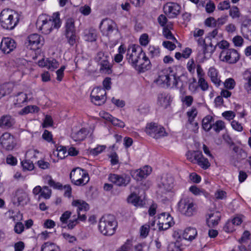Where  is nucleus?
Masks as SVG:
<instances>
[{"mask_svg":"<svg viewBox=\"0 0 251 251\" xmlns=\"http://www.w3.org/2000/svg\"><path fill=\"white\" fill-rule=\"evenodd\" d=\"M36 25L42 33L49 34L53 28H58L60 26L59 14L54 13L52 16L46 14L41 15L39 16Z\"/></svg>","mask_w":251,"mask_h":251,"instance_id":"f257e3e1","label":"nucleus"},{"mask_svg":"<svg viewBox=\"0 0 251 251\" xmlns=\"http://www.w3.org/2000/svg\"><path fill=\"white\" fill-rule=\"evenodd\" d=\"M180 77H177L176 74L173 73L172 69L169 68L161 71L159 73L156 82L159 84L166 85L167 87H176Z\"/></svg>","mask_w":251,"mask_h":251,"instance_id":"f03ea898","label":"nucleus"},{"mask_svg":"<svg viewBox=\"0 0 251 251\" xmlns=\"http://www.w3.org/2000/svg\"><path fill=\"white\" fill-rule=\"evenodd\" d=\"M117 223L114 216L107 214L103 216L100 220L99 227L100 231L105 235H112L115 232Z\"/></svg>","mask_w":251,"mask_h":251,"instance_id":"7ed1b4c3","label":"nucleus"},{"mask_svg":"<svg viewBox=\"0 0 251 251\" xmlns=\"http://www.w3.org/2000/svg\"><path fill=\"white\" fill-rule=\"evenodd\" d=\"M0 22L3 28L12 29L19 22L18 15L11 10L4 9L0 14Z\"/></svg>","mask_w":251,"mask_h":251,"instance_id":"20e7f679","label":"nucleus"},{"mask_svg":"<svg viewBox=\"0 0 251 251\" xmlns=\"http://www.w3.org/2000/svg\"><path fill=\"white\" fill-rule=\"evenodd\" d=\"M179 211L183 215L191 217L195 215L197 211V207L193 201L189 198H183L178 202Z\"/></svg>","mask_w":251,"mask_h":251,"instance_id":"39448f33","label":"nucleus"},{"mask_svg":"<svg viewBox=\"0 0 251 251\" xmlns=\"http://www.w3.org/2000/svg\"><path fill=\"white\" fill-rule=\"evenodd\" d=\"M72 182L76 186H84L89 181L90 177L86 171L80 168L73 169L70 174Z\"/></svg>","mask_w":251,"mask_h":251,"instance_id":"423d86ee","label":"nucleus"},{"mask_svg":"<svg viewBox=\"0 0 251 251\" xmlns=\"http://www.w3.org/2000/svg\"><path fill=\"white\" fill-rule=\"evenodd\" d=\"M141 57H145V52L140 46L132 45L128 48L126 59L133 67L137 66L138 61Z\"/></svg>","mask_w":251,"mask_h":251,"instance_id":"0eeeda50","label":"nucleus"},{"mask_svg":"<svg viewBox=\"0 0 251 251\" xmlns=\"http://www.w3.org/2000/svg\"><path fill=\"white\" fill-rule=\"evenodd\" d=\"M146 132L155 139H159L167 135L165 128L155 123H150L147 124Z\"/></svg>","mask_w":251,"mask_h":251,"instance_id":"6e6552de","label":"nucleus"},{"mask_svg":"<svg viewBox=\"0 0 251 251\" xmlns=\"http://www.w3.org/2000/svg\"><path fill=\"white\" fill-rule=\"evenodd\" d=\"M0 144L3 149L6 151H11L16 147L17 142L13 135L5 132L0 137Z\"/></svg>","mask_w":251,"mask_h":251,"instance_id":"1a4fd4ad","label":"nucleus"},{"mask_svg":"<svg viewBox=\"0 0 251 251\" xmlns=\"http://www.w3.org/2000/svg\"><path fill=\"white\" fill-rule=\"evenodd\" d=\"M91 101L95 104L101 105L106 100V92L104 89L101 87L94 88L90 95Z\"/></svg>","mask_w":251,"mask_h":251,"instance_id":"9d476101","label":"nucleus"},{"mask_svg":"<svg viewBox=\"0 0 251 251\" xmlns=\"http://www.w3.org/2000/svg\"><path fill=\"white\" fill-rule=\"evenodd\" d=\"M239 57L240 56L237 51L231 49L222 50L219 56L221 61L229 64L236 63L239 59Z\"/></svg>","mask_w":251,"mask_h":251,"instance_id":"9b49d317","label":"nucleus"},{"mask_svg":"<svg viewBox=\"0 0 251 251\" xmlns=\"http://www.w3.org/2000/svg\"><path fill=\"white\" fill-rule=\"evenodd\" d=\"M108 179L110 181L120 187H126L131 180L130 176L126 174H110Z\"/></svg>","mask_w":251,"mask_h":251,"instance_id":"f8f14e48","label":"nucleus"},{"mask_svg":"<svg viewBox=\"0 0 251 251\" xmlns=\"http://www.w3.org/2000/svg\"><path fill=\"white\" fill-rule=\"evenodd\" d=\"M158 228L160 230L168 229L174 225L173 218L169 213H162L158 217Z\"/></svg>","mask_w":251,"mask_h":251,"instance_id":"ddd939ff","label":"nucleus"},{"mask_svg":"<svg viewBox=\"0 0 251 251\" xmlns=\"http://www.w3.org/2000/svg\"><path fill=\"white\" fill-rule=\"evenodd\" d=\"M165 14L169 18H176L180 13V6L176 3L168 2L163 7Z\"/></svg>","mask_w":251,"mask_h":251,"instance_id":"4468645a","label":"nucleus"},{"mask_svg":"<svg viewBox=\"0 0 251 251\" xmlns=\"http://www.w3.org/2000/svg\"><path fill=\"white\" fill-rule=\"evenodd\" d=\"M28 46L32 49H39L44 43V38L38 34H32L30 35L27 39Z\"/></svg>","mask_w":251,"mask_h":251,"instance_id":"2eb2a0df","label":"nucleus"},{"mask_svg":"<svg viewBox=\"0 0 251 251\" xmlns=\"http://www.w3.org/2000/svg\"><path fill=\"white\" fill-rule=\"evenodd\" d=\"M16 47L15 41L11 38H3L0 45V49L4 53H9Z\"/></svg>","mask_w":251,"mask_h":251,"instance_id":"dca6fc26","label":"nucleus"},{"mask_svg":"<svg viewBox=\"0 0 251 251\" xmlns=\"http://www.w3.org/2000/svg\"><path fill=\"white\" fill-rule=\"evenodd\" d=\"M116 24L111 20H103L100 25V28L103 34L106 35H110L115 29Z\"/></svg>","mask_w":251,"mask_h":251,"instance_id":"f3484780","label":"nucleus"},{"mask_svg":"<svg viewBox=\"0 0 251 251\" xmlns=\"http://www.w3.org/2000/svg\"><path fill=\"white\" fill-rule=\"evenodd\" d=\"M151 172V167L146 166L143 168L133 171L131 172L132 176L137 180H141L146 177Z\"/></svg>","mask_w":251,"mask_h":251,"instance_id":"a211bd4d","label":"nucleus"},{"mask_svg":"<svg viewBox=\"0 0 251 251\" xmlns=\"http://www.w3.org/2000/svg\"><path fill=\"white\" fill-rule=\"evenodd\" d=\"M151 62L145 53V57H141L136 66L133 67L140 72H144L151 68Z\"/></svg>","mask_w":251,"mask_h":251,"instance_id":"6ab92c4d","label":"nucleus"},{"mask_svg":"<svg viewBox=\"0 0 251 251\" xmlns=\"http://www.w3.org/2000/svg\"><path fill=\"white\" fill-rule=\"evenodd\" d=\"M221 218V214L218 211L210 212L206 216V223L209 227L217 226Z\"/></svg>","mask_w":251,"mask_h":251,"instance_id":"aec40b11","label":"nucleus"},{"mask_svg":"<svg viewBox=\"0 0 251 251\" xmlns=\"http://www.w3.org/2000/svg\"><path fill=\"white\" fill-rule=\"evenodd\" d=\"M194 159L196 163L204 169H207L210 165L207 158H204L201 152L197 151L194 154Z\"/></svg>","mask_w":251,"mask_h":251,"instance_id":"412c9836","label":"nucleus"},{"mask_svg":"<svg viewBox=\"0 0 251 251\" xmlns=\"http://www.w3.org/2000/svg\"><path fill=\"white\" fill-rule=\"evenodd\" d=\"M208 76L210 78L211 81L217 86L221 85V81L218 77V72L214 67H211L207 72Z\"/></svg>","mask_w":251,"mask_h":251,"instance_id":"4be33fe9","label":"nucleus"},{"mask_svg":"<svg viewBox=\"0 0 251 251\" xmlns=\"http://www.w3.org/2000/svg\"><path fill=\"white\" fill-rule=\"evenodd\" d=\"M88 132L86 128H81L79 130L71 134V137L75 142L83 141L87 136Z\"/></svg>","mask_w":251,"mask_h":251,"instance_id":"5701e85b","label":"nucleus"},{"mask_svg":"<svg viewBox=\"0 0 251 251\" xmlns=\"http://www.w3.org/2000/svg\"><path fill=\"white\" fill-rule=\"evenodd\" d=\"M73 206L76 207L77 212L84 211H86L89 209V204L85 201L81 200H74L72 202Z\"/></svg>","mask_w":251,"mask_h":251,"instance_id":"b1692460","label":"nucleus"},{"mask_svg":"<svg viewBox=\"0 0 251 251\" xmlns=\"http://www.w3.org/2000/svg\"><path fill=\"white\" fill-rule=\"evenodd\" d=\"M14 119L10 115H4L0 118V127H10L14 124Z\"/></svg>","mask_w":251,"mask_h":251,"instance_id":"393cba45","label":"nucleus"},{"mask_svg":"<svg viewBox=\"0 0 251 251\" xmlns=\"http://www.w3.org/2000/svg\"><path fill=\"white\" fill-rule=\"evenodd\" d=\"M197 235V231L196 228L189 227L186 228L183 233V237L185 240L192 241Z\"/></svg>","mask_w":251,"mask_h":251,"instance_id":"a878e982","label":"nucleus"},{"mask_svg":"<svg viewBox=\"0 0 251 251\" xmlns=\"http://www.w3.org/2000/svg\"><path fill=\"white\" fill-rule=\"evenodd\" d=\"M170 98L165 94H160L158 97L157 104L166 108L170 104Z\"/></svg>","mask_w":251,"mask_h":251,"instance_id":"bb28decb","label":"nucleus"},{"mask_svg":"<svg viewBox=\"0 0 251 251\" xmlns=\"http://www.w3.org/2000/svg\"><path fill=\"white\" fill-rule=\"evenodd\" d=\"M16 198L17 200L18 205L24 204L28 201L27 194L22 190H19L16 192Z\"/></svg>","mask_w":251,"mask_h":251,"instance_id":"cd10ccee","label":"nucleus"},{"mask_svg":"<svg viewBox=\"0 0 251 251\" xmlns=\"http://www.w3.org/2000/svg\"><path fill=\"white\" fill-rule=\"evenodd\" d=\"M127 201L135 206H142L144 205L143 201L136 194H131L127 198Z\"/></svg>","mask_w":251,"mask_h":251,"instance_id":"c85d7f7f","label":"nucleus"},{"mask_svg":"<svg viewBox=\"0 0 251 251\" xmlns=\"http://www.w3.org/2000/svg\"><path fill=\"white\" fill-rule=\"evenodd\" d=\"M251 28V20L249 19L245 20L241 25V32L244 38L249 39L248 33Z\"/></svg>","mask_w":251,"mask_h":251,"instance_id":"c756f323","label":"nucleus"},{"mask_svg":"<svg viewBox=\"0 0 251 251\" xmlns=\"http://www.w3.org/2000/svg\"><path fill=\"white\" fill-rule=\"evenodd\" d=\"M214 123V118L211 115H207L202 120V127L204 130L209 131L212 129V126Z\"/></svg>","mask_w":251,"mask_h":251,"instance_id":"7c9ffc66","label":"nucleus"},{"mask_svg":"<svg viewBox=\"0 0 251 251\" xmlns=\"http://www.w3.org/2000/svg\"><path fill=\"white\" fill-rule=\"evenodd\" d=\"M173 186V179L172 177H168L162 180L159 185L161 189L166 191H170Z\"/></svg>","mask_w":251,"mask_h":251,"instance_id":"2f4dec72","label":"nucleus"},{"mask_svg":"<svg viewBox=\"0 0 251 251\" xmlns=\"http://www.w3.org/2000/svg\"><path fill=\"white\" fill-rule=\"evenodd\" d=\"M76 32L75 21L72 18H69L65 23V34Z\"/></svg>","mask_w":251,"mask_h":251,"instance_id":"473e14b6","label":"nucleus"},{"mask_svg":"<svg viewBox=\"0 0 251 251\" xmlns=\"http://www.w3.org/2000/svg\"><path fill=\"white\" fill-rule=\"evenodd\" d=\"M180 237L179 236L176 242L170 243L167 247L168 251H181V244L180 242Z\"/></svg>","mask_w":251,"mask_h":251,"instance_id":"72a5a7b5","label":"nucleus"},{"mask_svg":"<svg viewBox=\"0 0 251 251\" xmlns=\"http://www.w3.org/2000/svg\"><path fill=\"white\" fill-rule=\"evenodd\" d=\"M84 39L88 42H94L97 39L96 31L95 29H90L84 32Z\"/></svg>","mask_w":251,"mask_h":251,"instance_id":"f704fd0d","label":"nucleus"},{"mask_svg":"<svg viewBox=\"0 0 251 251\" xmlns=\"http://www.w3.org/2000/svg\"><path fill=\"white\" fill-rule=\"evenodd\" d=\"M100 71L104 74H110L112 71L111 66L107 59H103L100 62Z\"/></svg>","mask_w":251,"mask_h":251,"instance_id":"c9c22d12","label":"nucleus"},{"mask_svg":"<svg viewBox=\"0 0 251 251\" xmlns=\"http://www.w3.org/2000/svg\"><path fill=\"white\" fill-rule=\"evenodd\" d=\"M53 153L61 159L65 158L68 156L66 148L61 146H58Z\"/></svg>","mask_w":251,"mask_h":251,"instance_id":"e433bc0d","label":"nucleus"},{"mask_svg":"<svg viewBox=\"0 0 251 251\" xmlns=\"http://www.w3.org/2000/svg\"><path fill=\"white\" fill-rule=\"evenodd\" d=\"M212 128L216 132L219 133L226 128L225 123L222 120H218L213 123Z\"/></svg>","mask_w":251,"mask_h":251,"instance_id":"4c0bfd02","label":"nucleus"},{"mask_svg":"<svg viewBox=\"0 0 251 251\" xmlns=\"http://www.w3.org/2000/svg\"><path fill=\"white\" fill-rule=\"evenodd\" d=\"M216 47H213L212 44H210V46L209 47L207 45H205L203 47V59L202 61H204V60L207 59V55H209V56H211L212 53L214 52Z\"/></svg>","mask_w":251,"mask_h":251,"instance_id":"58836bf2","label":"nucleus"},{"mask_svg":"<svg viewBox=\"0 0 251 251\" xmlns=\"http://www.w3.org/2000/svg\"><path fill=\"white\" fill-rule=\"evenodd\" d=\"M39 108L35 105H28L23 108L20 112L21 115L27 114L29 113L37 112Z\"/></svg>","mask_w":251,"mask_h":251,"instance_id":"ea45409f","label":"nucleus"},{"mask_svg":"<svg viewBox=\"0 0 251 251\" xmlns=\"http://www.w3.org/2000/svg\"><path fill=\"white\" fill-rule=\"evenodd\" d=\"M12 92V86L9 84H4L0 87V99L9 94Z\"/></svg>","mask_w":251,"mask_h":251,"instance_id":"a19ab883","label":"nucleus"},{"mask_svg":"<svg viewBox=\"0 0 251 251\" xmlns=\"http://www.w3.org/2000/svg\"><path fill=\"white\" fill-rule=\"evenodd\" d=\"M66 37L70 45L73 46L76 44L78 37L76 35V32L69 34H66Z\"/></svg>","mask_w":251,"mask_h":251,"instance_id":"79ce46f5","label":"nucleus"},{"mask_svg":"<svg viewBox=\"0 0 251 251\" xmlns=\"http://www.w3.org/2000/svg\"><path fill=\"white\" fill-rule=\"evenodd\" d=\"M46 180L47 181L48 184L54 189H61L62 187V185L59 182H56L54 181L51 176H47L45 177Z\"/></svg>","mask_w":251,"mask_h":251,"instance_id":"37998d69","label":"nucleus"},{"mask_svg":"<svg viewBox=\"0 0 251 251\" xmlns=\"http://www.w3.org/2000/svg\"><path fill=\"white\" fill-rule=\"evenodd\" d=\"M233 151L236 153L235 155L238 159H244L247 157L246 153L237 146H234Z\"/></svg>","mask_w":251,"mask_h":251,"instance_id":"c03bdc74","label":"nucleus"},{"mask_svg":"<svg viewBox=\"0 0 251 251\" xmlns=\"http://www.w3.org/2000/svg\"><path fill=\"white\" fill-rule=\"evenodd\" d=\"M46 63H47V68L51 70H54L59 66L58 62L53 58L47 59Z\"/></svg>","mask_w":251,"mask_h":251,"instance_id":"a18cd8bd","label":"nucleus"},{"mask_svg":"<svg viewBox=\"0 0 251 251\" xmlns=\"http://www.w3.org/2000/svg\"><path fill=\"white\" fill-rule=\"evenodd\" d=\"M150 229V225L145 224L140 228V235L142 238H146L149 234Z\"/></svg>","mask_w":251,"mask_h":251,"instance_id":"49530a36","label":"nucleus"},{"mask_svg":"<svg viewBox=\"0 0 251 251\" xmlns=\"http://www.w3.org/2000/svg\"><path fill=\"white\" fill-rule=\"evenodd\" d=\"M41 251H57V247L52 243L46 242L42 245Z\"/></svg>","mask_w":251,"mask_h":251,"instance_id":"de8ad7c7","label":"nucleus"},{"mask_svg":"<svg viewBox=\"0 0 251 251\" xmlns=\"http://www.w3.org/2000/svg\"><path fill=\"white\" fill-rule=\"evenodd\" d=\"M27 95L23 92L19 93L17 95V103L18 105H21V104L27 101Z\"/></svg>","mask_w":251,"mask_h":251,"instance_id":"09e8293b","label":"nucleus"},{"mask_svg":"<svg viewBox=\"0 0 251 251\" xmlns=\"http://www.w3.org/2000/svg\"><path fill=\"white\" fill-rule=\"evenodd\" d=\"M21 163L23 170H24L31 171L33 170L34 168L32 161L29 160H24L21 162Z\"/></svg>","mask_w":251,"mask_h":251,"instance_id":"8fccbe9b","label":"nucleus"},{"mask_svg":"<svg viewBox=\"0 0 251 251\" xmlns=\"http://www.w3.org/2000/svg\"><path fill=\"white\" fill-rule=\"evenodd\" d=\"M229 14L233 19L238 18L240 16L239 9L236 6H232L230 9Z\"/></svg>","mask_w":251,"mask_h":251,"instance_id":"3c124183","label":"nucleus"},{"mask_svg":"<svg viewBox=\"0 0 251 251\" xmlns=\"http://www.w3.org/2000/svg\"><path fill=\"white\" fill-rule=\"evenodd\" d=\"M198 85L201 90L205 91L208 89L209 85L204 78H200L198 79Z\"/></svg>","mask_w":251,"mask_h":251,"instance_id":"603ef678","label":"nucleus"},{"mask_svg":"<svg viewBox=\"0 0 251 251\" xmlns=\"http://www.w3.org/2000/svg\"><path fill=\"white\" fill-rule=\"evenodd\" d=\"M163 34L164 36V37L167 39H172L176 41V42H177L176 38L173 35L170 30L167 27L164 26V27L163 28Z\"/></svg>","mask_w":251,"mask_h":251,"instance_id":"864d4df0","label":"nucleus"},{"mask_svg":"<svg viewBox=\"0 0 251 251\" xmlns=\"http://www.w3.org/2000/svg\"><path fill=\"white\" fill-rule=\"evenodd\" d=\"M51 194V190L48 186H45L42 189L41 196L46 199L50 198Z\"/></svg>","mask_w":251,"mask_h":251,"instance_id":"5fc2aeb1","label":"nucleus"},{"mask_svg":"<svg viewBox=\"0 0 251 251\" xmlns=\"http://www.w3.org/2000/svg\"><path fill=\"white\" fill-rule=\"evenodd\" d=\"M189 117L188 121L190 124H192L194 122V118L197 115V110L196 108L192 107L191 110L187 112Z\"/></svg>","mask_w":251,"mask_h":251,"instance_id":"6e6d98bb","label":"nucleus"},{"mask_svg":"<svg viewBox=\"0 0 251 251\" xmlns=\"http://www.w3.org/2000/svg\"><path fill=\"white\" fill-rule=\"evenodd\" d=\"M236 83L234 80L232 78H229L226 79L224 82L225 87L227 89H233L235 86Z\"/></svg>","mask_w":251,"mask_h":251,"instance_id":"4d7b16f0","label":"nucleus"},{"mask_svg":"<svg viewBox=\"0 0 251 251\" xmlns=\"http://www.w3.org/2000/svg\"><path fill=\"white\" fill-rule=\"evenodd\" d=\"M72 212L70 211H66L61 215L60 220L62 224H67L68 220L70 218Z\"/></svg>","mask_w":251,"mask_h":251,"instance_id":"13d9d810","label":"nucleus"},{"mask_svg":"<svg viewBox=\"0 0 251 251\" xmlns=\"http://www.w3.org/2000/svg\"><path fill=\"white\" fill-rule=\"evenodd\" d=\"M196 65L193 59L188 61L187 64V69L188 71L192 74L195 73Z\"/></svg>","mask_w":251,"mask_h":251,"instance_id":"bf43d9fd","label":"nucleus"},{"mask_svg":"<svg viewBox=\"0 0 251 251\" xmlns=\"http://www.w3.org/2000/svg\"><path fill=\"white\" fill-rule=\"evenodd\" d=\"M217 7L220 10H227L230 8V3L227 0L221 1L218 4Z\"/></svg>","mask_w":251,"mask_h":251,"instance_id":"052dcab7","label":"nucleus"},{"mask_svg":"<svg viewBox=\"0 0 251 251\" xmlns=\"http://www.w3.org/2000/svg\"><path fill=\"white\" fill-rule=\"evenodd\" d=\"M224 230L226 232H231L235 230L234 226L231 221H228L225 226H224Z\"/></svg>","mask_w":251,"mask_h":251,"instance_id":"680f3d73","label":"nucleus"},{"mask_svg":"<svg viewBox=\"0 0 251 251\" xmlns=\"http://www.w3.org/2000/svg\"><path fill=\"white\" fill-rule=\"evenodd\" d=\"M38 166L41 169L45 170L50 168V164L44 160H40L37 162Z\"/></svg>","mask_w":251,"mask_h":251,"instance_id":"e2e57ef3","label":"nucleus"},{"mask_svg":"<svg viewBox=\"0 0 251 251\" xmlns=\"http://www.w3.org/2000/svg\"><path fill=\"white\" fill-rule=\"evenodd\" d=\"M228 20V16L224 15L220 18H219L217 20H216V26L220 27L222 25H224Z\"/></svg>","mask_w":251,"mask_h":251,"instance_id":"0e129e2a","label":"nucleus"},{"mask_svg":"<svg viewBox=\"0 0 251 251\" xmlns=\"http://www.w3.org/2000/svg\"><path fill=\"white\" fill-rule=\"evenodd\" d=\"M215 9V5L212 1H209L205 5V10L207 13H212Z\"/></svg>","mask_w":251,"mask_h":251,"instance_id":"69168bd1","label":"nucleus"},{"mask_svg":"<svg viewBox=\"0 0 251 251\" xmlns=\"http://www.w3.org/2000/svg\"><path fill=\"white\" fill-rule=\"evenodd\" d=\"M205 25L209 27H215L216 26V20L213 17H209L207 18L205 22Z\"/></svg>","mask_w":251,"mask_h":251,"instance_id":"338daca9","label":"nucleus"},{"mask_svg":"<svg viewBox=\"0 0 251 251\" xmlns=\"http://www.w3.org/2000/svg\"><path fill=\"white\" fill-rule=\"evenodd\" d=\"M233 42L235 46L241 47L243 43V39L240 36H236L232 39Z\"/></svg>","mask_w":251,"mask_h":251,"instance_id":"774afa93","label":"nucleus"}]
</instances>
